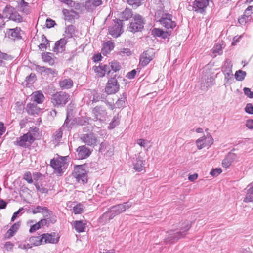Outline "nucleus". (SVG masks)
<instances>
[{
  "mask_svg": "<svg viewBox=\"0 0 253 253\" xmlns=\"http://www.w3.org/2000/svg\"><path fill=\"white\" fill-rule=\"evenodd\" d=\"M67 156H59L57 159H52L50 161V166L54 169L56 173L62 174L63 170L66 168Z\"/></svg>",
  "mask_w": 253,
  "mask_h": 253,
  "instance_id": "nucleus-1",
  "label": "nucleus"
},
{
  "mask_svg": "<svg viewBox=\"0 0 253 253\" xmlns=\"http://www.w3.org/2000/svg\"><path fill=\"white\" fill-rule=\"evenodd\" d=\"M69 95L64 92H57L52 95L51 101L54 107H63L69 101Z\"/></svg>",
  "mask_w": 253,
  "mask_h": 253,
  "instance_id": "nucleus-2",
  "label": "nucleus"
},
{
  "mask_svg": "<svg viewBox=\"0 0 253 253\" xmlns=\"http://www.w3.org/2000/svg\"><path fill=\"white\" fill-rule=\"evenodd\" d=\"M145 24L144 18L140 14H135L132 17V21L130 23L127 28L132 33L141 31Z\"/></svg>",
  "mask_w": 253,
  "mask_h": 253,
  "instance_id": "nucleus-3",
  "label": "nucleus"
},
{
  "mask_svg": "<svg viewBox=\"0 0 253 253\" xmlns=\"http://www.w3.org/2000/svg\"><path fill=\"white\" fill-rule=\"evenodd\" d=\"M35 135L32 132H27L23 136L17 138L14 144L19 147L29 148L35 140Z\"/></svg>",
  "mask_w": 253,
  "mask_h": 253,
  "instance_id": "nucleus-4",
  "label": "nucleus"
},
{
  "mask_svg": "<svg viewBox=\"0 0 253 253\" xmlns=\"http://www.w3.org/2000/svg\"><path fill=\"white\" fill-rule=\"evenodd\" d=\"M191 228L190 225L187 224L181 230V231L174 232L173 231H170L168 233V236L164 239V242L166 244H172L179 239L184 237L185 232L188 231Z\"/></svg>",
  "mask_w": 253,
  "mask_h": 253,
  "instance_id": "nucleus-5",
  "label": "nucleus"
},
{
  "mask_svg": "<svg viewBox=\"0 0 253 253\" xmlns=\"http://www.w3.org/2000/svg\"><path fill=\"white\" fill-rule=\"evenodd\" d=\"M72 176L79 183L83 184L86 183L87 179L85 166L84 165L76 166L72 173Z\"/></svg>",
  "mask_w": 253,
  "mask_h": 253,
  "instance_id": "nucleus-6",
  "label": "nucleus"
},
{
  "mask_svg": "<svg viewBox=\"0 0 253 253\" xmlns=\"http://www.w3.org/2000/svg\"><path fill=\"white\" fill-rule=\"evenodd\" d=\"M112 77L109 79L105 88V92L107 94H113L117 92L120 88V85L116 78V74L111 75Z\"/></svg>",
  "mask_w": 253,
  "mask_h": 253,
  "instance_id": "nucleus-7",
  "label": "nucleus"
},
{
  "mask_svg": "<svg viewBox=\"0 0 253 253\" xmlns=\"http://www.w3.org/2000/svg\"><path fill=\"white\" fill-rule=\"evenodd\" d=\"M172 15L169 13H165L159 20V22L167 29H173L176 25L175 21L172 20Z\"/></svg>",
  "mask_w": 253,
  "mask_h": 253,
  "instance_id": "nucleus-8",
  "label": "nucleus"
},
{
  "mask_svg": "<svg viewBox=\"0 0 253 253\" xmlns=\"http://www.w3.org/2000/svg\"><path fill=\"white\" fill-rule=\"evenodd\" d=\"M154 56L155 53L153 49L144 51L140 56V65L142 67L146 66L154 59Z\"/></svg>",
  "mask_w": 253,
  "mask_h": 253,
  "instance_id": "nucleus-9",
  "label": "nucleus"
},
{
  "mask_svg": "<svg viewBox=\"0 0 253 253\" xmlns=\"http://www.w3.org/2000/svg\"><path fill=\"white\" fill-rule=\"evenodd\" d=\"M80 139L83 142L88 146L96 145L97 142V135L93 132L82 135Z\"/></svg>",
  "mask_w": 253,
  "mask_h": 253,
  "instance_id": "nucleus-10",
  "label": "nucleus"
},
{
  "mask_svg": "<svg viewBox=\"0 0 253 253\" xmlns=\"http://www.w3.org/2000/svg\"><path fill=\"white\" fill-rule=\"evenodd\" d=\"M213 139L210 134L207 135L206 136H203L196 141V143L198 149H202L206 146H210L213 144Z\"/></svg>",
  "mask_w": 253,
  "mask_h": 253,
  "instance_id": "nucleus-11",
  "label": "nucleus"
},
{
  "mask_svg": "<svg viewBox=\"0 0 253 253\" xmlns=\"http://www.w3.org/2000/svg\"><path fill=\"white\" fill-rule=\"evenodd\" d=\"M123 20L117 19L114 25L109 28V32L114 38L119 37L123 32Z\"/></svg>",
  "mask_w": 253,
  "mask_h": 253,
  "instance_id": "nucleus-12",
  "label": "nucleus"
},
{
  "mask_svg": "<svg viewBox=\"0 0 253 253\" xmlns=\"http://www.w3.org/2000/svg\"><path fill=\"white\" fill-rule=\"evenodd\" d=\"M209 4L208 0H195L193 3V10L202 13Z\"/></svg>",
  "mask_w": 253,
  "mask_h": 253,
  "instance_id": "nucleus-13",
  "label": "nucleus"
},
{
  "mask_svg": "<svg viewBox=\"0 0 253 253\" xmlns=\"http://www.w3.org/2000/svg\"><path fill=\"white\" fill-rule=\"evenodd\" d=\"M232 64L231 61L226 60L222 67V72L225 76V80L228 82L233 77Z\"/></svg>",
  "mask_w": 253,
  "mask_h": 253,
  "instance_id": "nucleus-14",
  "label": "nucleus"
},
{
  "mask_svg": "<svg viewBox=\"0 0 253 253\" xmlns=\"http://www.w3.org/2000/svg\"><path fill=\"white\" fill-rule=\"evenodd\" d=\"M214 83V79L210 75H205L202 77L201 87L202 90H207Z\"/></svg>",
  "mask_w": 253,
  "mask_h": 253,
  "instance_id": "nucleus-15",
  "label": "nucleus"
},
{
  "mask_svg": "<svg viewBox=\"0 0 253 253\" xmlns=\"http://www.w3.org/2000/svg\"><path fill=\"white\" fill-rule=\"evenodd\" d=\"M93 68L97 75L100 77H104L106 73H107L108 75L111 74L109 66L106 64L102 63L98 66H94Z\"/></svg>",
  "mask_w": 253,
  "mask_h": 253,
  "instance_id": "nucleus-16",
  "label": "nucleus"
},
{
  "mask_svg": "<svg viewBox=\"0 0 253 253\" xmlns=\"http://www.w3.org/2000/svg\"><path fill=\"white\" fill-rule=\"evenodd\" d=\"M42 236L43 244L47 243L54 244L59 241V237H57L58 235L55 232L50 234L45 233L42 235Z\"/></svg>",
  "mask_w": 253,
  "mask_h": 253,
  "instance_id": "nucleus-17",
  "label": "nucleus"
},
{
  "mask_svg": "<svg viewBox=\"0 0 253 253\" xmlns=\"http://www.w3.org/2000/svg\"><path fill=\"white\" fill-rule=\"evenodd\" d=\"M76 158L78 159H84L88 157L91 154L90 150L85 146H79L77 149Z\"/></svg>",
  "mask_w": 253,
  "mask_h": 253,
  "instance_id": "nucleus-18",
  "label": "nucleus"
},
{
  "mask_svg": "<svg viewBox=\"0 0 253 253\" xmlns=\"http://www.w3.org/2000/svg\"><path fill=\"white\" fill-rule=\"evenodd\" d=\"M92 112L95 119L99 120L104 118L107 114L106 109L101 106H97L94 107L92 110Z\"/></svg>",
  "mask_w": 253,
  "mask_h": 253,
  "instance_id": "nucleus-19",
  "label": "nucleus"
},
{
  "mask_svg": "<svg viewBox=\"0 0 253 253\" xmlns=\"http://www.w3.org/2000/svg\"><path fill=\"white\" fill-rule=\"evenodd\" d=\"M25 111L29 115H38L40 112L41 109L34 102L29 103L25 107Z\"/></svg>",
  "mask_w": 253,
  "mask_h": 253,
  "instance_id": "nucleus-20",
  "label": "nucleus"
},
{
  "mask_svg": "<svg viewBox=\"0 0 253 253\" xmlns=\"http://www.w3.org/2000/svg\"><path fill=\"white\" fill-rule=\"evenodd\" d=\"M67 42V40L64 38L61 39L57 41L53 48V51L56 53L63 52L65 50V45Z\"/></svg>",
  "mask_w": 253,
  "mask_h": 253,
  "instance_id": "nucleus-21",
  "label": "nucleus"
},
{
  "mask_svg": "<svg viewBox=\"0 0 253 253\" xmlns=\"http://www.w3.org/2000/svg\"><path fill=\"white\" fill-rule=\"evenodd\" d=\"M20 32L21 29L18 27L13 29H8L7 30L6 35L9 38L12 39H20L22 38Z\"/></svg>",
  "mask_w": 253,
  "mask_h": 253,
  "instance_id": "nucleus-22",
  "label": "nucleus"
},
{
  "mask_svg": "<svg viewBox=\"0 0 253 253\" xmlns=\"http://www.w3.org/2000/svg\"><path fill=\"white\" fill-rule=\"evenodd\" d=\"M31 100L36 104H41L44 100V96L43 93L40 91L34 92L30 96Z\"/></svg>",
  "mask_w": 253,
  "mask_h": 253,
  "instance_id": "nucleus-23",
  "label": "nucleus"
},
{
  "mask_svg": "<svg viewBox=\"0 0 253 253\" xmlns=\"http://www.w3.org/2000/svg\"><path fill=\"white\" fill-rule=\"evenodd\" d=\"M114 218L109 210L103 213L98 219V222L102 225L105 224Z\"/></svg>",
  "mask_w": 253,
  "mask_h": 253,
  "instance_id": "nucleus-24",
  "label": "nucleus"
},
{
  "mask_svg": "<svg viewBox=\"0 0 253 253\" xmlns=\"http://www.w3.org/2000/svg\"><path fill=\"white\" fill-rule=\"evenodd\" d=\"M114 48V43L110 41H108L103 44L102 53L103 55H106L110 53Z\"/></svg>",
  "mask_w": 253,
  "mask_h": 253,
  "instance_id": "nucleus-25",
  "label": "nucleus"
},
{
  "mask_svg": "<svg viewBox=\"0 0 253 253\" xmlns=\"http://www.w3.org/2000/svg\"><path fill=\"white\" fill-rule=\"evenodd\" d=\"M53 54L51 52H44L42 54V57L44 62L47 63L50 65H53L55 61L53 58Z\"/></svg>",
  "mask_w": 253,
  "mask_h": 253,
  "instance_id": "nucleus-26",
  "label": "nucleus"
},
{
  "mask_svg": "<svg viewBox=\"0 0 253 253\" xmlns=\"http://www.w3.org/2000/svg\"><path fill=\"white\" fill-rule=\"evenodd\" d=\"M59 86L62 89L71 88L73 85V81L70 79H64L59 81Z\"/></svg>",
  "mask_w": 253,
  "mask_h": 253,
  "instance_id": "nucleus-27",
  "label": "nucleus"
},
{
  "mask_svg": "<svg viewBox=\"0 0 253 253\" xmlns=\"http://www.w3.org/2000/svg\"><path fill=\"white\" fill-rule=\"evenodd\" d=\"M126 96L127 94L126 92H124L122 95H121V97L119 98L115 103L116 107L121 108L126 106L127 104Z\"/></svg>",
  "mask_w": 253,
  "mask_h": 253,
  "instance_id": "nucleus-28",
  "label": "nucleus"
},
{
  "mask_svg": "<svg viewBox=\"0 0 253 253\" xmlns=\"http://www.w3.org/2000/svg\"><path fill=\"white\" fill-rule=\"evenodd\" d=\"M235 158V154L234 153H229L224 159L222 161V166L225 168L229 167Z\"/></svg>",
  "mask_w": 253,
  "mask_h": 253,
  "instance_id": "nucleus-29",
  "label": "nucleus"
},
{
  "mask_svg": "<svg viewBox=\"0 0 253 253\" xmlns=\"http://www.w3.org/2000/svg\"><path fill=\"white\" fill-rule=\"evenodd\" d=\"M18 10L23 12L26 14H28L30 13V6H29L28 3L25 2L24 0H21L18 4Z\"/></svg>",
  "mask_w": 253,
  "mask_h": 253,
  "instance_id": "nucleus-30",
  "label": "nucleus"
},
{
  "mask_svg": "<svg viewBox=\"0 0 253 253\" xmlns=\"http://www.w3.org/2000/svg\"><path fill=\"white\" fill-rule=\"evenodd\" d=\"M123 207L121 204H118L115 205L114 206L112 207L109 210L111 212L112 215L114 217L116 215L121 213L122 212L124 211L123 210Z\"/></svg>",
  "mask_w": 253,
  "mask_h": 253,
  "instance_id": "nucleus-31",
  "label": "nucleus"
},
{
  "mask_svg": "<svg viewBox=\"0 0 253 253\" xmlns=\"http://www.w3.org/2000/svg\"><path fill=\"white\" fill-rule=\"evenodd\" d=\"M20 224L19 222L14 223L10 228L7 231V237L10 238L12 237L20 227Z\"/></svg>",
  "mask_w": 253,
  "mask_h": 253,
  "instance_id": "nucleus-32",
  "label": "nucleus"
},
{
  "mask_svg": "<svg viewBox=\"0 0 253 253\" xmlns=\"http://www.w3.org/2000/svg\"><path fill=\"white\" fill-rule=\"evenodd\" d=\"M74 227L77 232L80 233L84 231L86 224L82 221H75L73 222Z\"/></svg>",
  "mask_w": 253,
  "mask_h": 253,
  "instance_id": "nucleus-33",
  "label": "nucleus"
},
{
  "mask_svg": "<svg viewBox=\"0 0 253 253\" xmlns=\"http://www.w3.org/2000/svg\"><path fill=\"white\" fill-rule=\"evenodd\" d=\"M112 148L109 145H107L106 143L102 142L100 145L99 151L101 153H108V155H111L113 154Z\"/></svg>",
  "mask_w": 253,
  "mask_h": 253,
  "instance_id": "nucleus-34",
  "label": "nucleus"
},
{
  "mask_svg": "<svg viewBox=\"0 0 253 253\" xmlns=\"http://www.w3.org/2000/svg\"><path fill=\"white\" fill-rule=\"evenodd\" d=\"M63 130V128L60 127L54 132L52 136L53 141L55 143H58L61 140L62 137Z\"/></svg>",
  "mask_w": 253,
  "mask_h": 253,
  "instance_id": "nucleus-35",
  "label": "nucleus"
},
{
  "mask_svg": "<svg viewBox=\"0 0 253 253\" xmlns=\"http://www.w3.org/2000/svg\"><path fill=\"white\" fill-rule=\"evenodd\" d=\"M29 242L31 245L37 246L41 244H43L42 236H33L30 238Z\"/></svg>",
  "mask_w": 253,
  "mask_h": 253,
  "instance_id": "nucleus-36",
  "label": "nucleus"
},
{
  "mask_svg": "<svg viewBox=\"0 0 253 253\" xmlns=\"http://www.w3.org/2000/svg\"><path fill=\"white\" fill-rule=\"evenodd\" d=\"M144 167V161L142 160L141 158L138 157L136 159V162L134 164V169L137 171H141Z\"/></svg>",
  "mask_w": 253,
  "mask_h": 253,
  "instance_id": "nucleus-37",
  "label": "nucleus"
},
{
  "mask_svg": "<svg viewBox=\"0 0 253 253\" xmlns=\"http://www.w3.org/2000/svg\"><path fill=\"white\" fill-rule=\"evenodd\" d=\"M44 217L47 219L49 225L50 223L53 224L56 221V216L53 214L52 211H49V210H48L44 215Z\"/></svg>",
  "mask_w": 253,
  "mask_h": 253,
  "instance_id": "nucleus-38",
  "label": "nucleus"
},
{
  "mask_svg": "<svg viewBox=\"0 0 253 253\" xmlns=\"http://www.w3.org/2000/svg\"><path fill=\"white\" fill-rule=\"evenodd\" d=\"M120 116L118 114L116 115H115L111 123L109 124V125L108 126V128L109 129H113L115 128L117 126H118L119 124L120 123Z\"/></svg>",
  "mask_w": 253,
  "mask_h": 253,
  "instance_id": "nucleus-39",
  "label": "nucleus"
},
{
  "mask_svg": "<svg viewBox=\"0 0 253 253\" xmlns=\"http://www.w3.org/2000/svg\"><path fill=\"white\" fill-rule=\"evenodd\" d=\"M102 3V0H88L86 2V6L88 7H96L101 5Z\"/></svg>",
  "mask_w": 253,
  "mask_h": 253,
  "instance_id": "nucleus-40",
  "label": "nucleus"
},
{
  "mask_svg": "<svg viewBox=\"0 0 253 253\" xmlns=\"http://www.w3.org/2000/svg\"><path fill=\"white\" fill-rule=\"evenodd\" d=\"M10 20L17 22H21L22 21V16L18 13L16 10H14V12H13L11 15L9 16L8 18Z\"/></svg>",
  "mask_w": 253,
  "mask_h": 253,
  "instance_id": "nucleus-41",
  "label": "nucleus"
},
{
  "mask_svg": "<svg viewBox=\"0 0 253 253\" xmlns=\"http://www.w3.org/2000/svg\"><path fill=\"white\" fill-rule=\"evenodd\" d=\"M127 3L133 8H137L143 4L144 0H126Z\"/></svg>",
  "mask_w": 253,
  "mask_h": 253,
  "instance_id": "nucleus-42",
  "label": "nucleus"
},
{
  "mask_svg": "<svg viewBox=\"0 0 253 253\" xmlns=\"http://www.w3.org/2000/svg\"><path fill=\"white\" fill-rule=\"evenodd\" d=\"M63 14L65 17V20L68 21H72L74 19V14L75 13L73 10L69 11L67 9H64L63 10Z\"/></svg>",
  "mask_w": 253,
  "mask_h": 253,
  "instance_id": "nucleus-43",
  "label": "nucleus"
},
{
  "mask_svg": "<svg viewBox=\"0 0 253 253\" xmlns=\"http://www.w3.org/2000/svg\"><path fill=\"white\" fill-rule=\"evenodd\" d=\"M246 76V72L241 70L237 71L235 74V78L236 80L242 81Z\"/></svg>",
  "mask_w": 253,
  "mask_h": 253,
  "instance_id": "nucleus-44",
  "label": "nucleus"
},
{
  "mask_svg": "<svg viewBox=\"0 0 253 253\" xmlns=\"http://www.w3.org/2000/svg\"><path fill=\"white\" fill-rule=\"evenodd\" d=\"M122 18L125 20H127L132 17V12L131 9L126 8L124 11L122 12Z\"/></svg>",
  "mask_w": 253,
  "mask_h": 253,
  "instance_id": "nucleus-45",
  "label": "nucleus"
},
{
  "mask_svg": "<svg viewBox=\"0 0 253 253\" xmlns=\"http://www.w3.org/2000/svg\"><path fill=\"white\" fill-rule=\"evenodd\" d=\"M108 66H109L110 69L111 68L114 72L119 71L121 68L120 63L118 61L115 60L109 63Z\"/></svg>",
  "mask_w": 253,
  "mask_h": 253,
  "instance_id": "nucleus-46",
  "label": "nucleus"
},
{
  "mask_svg": "<svg viewBox=\"0 0 253 253\" xmlns=\"http://www.w3.org/2000/svg\"><path fill=\"white\" fill-rule=\"evenodd\" d=\"M253 6H249L245 10L244 15L246 17L247 20H251L253 18V12H252Z\"/></svg>",
  "mask_w": 253,
  "mask_h": 253,
  "instance_id": "nucleus-47",
  "label": "nucleus"
},
{
  "mask_svg": "<svg viewBox=\"0 0 253 253\" xmlns=\"http://www.w3.org/2000/svg\"><path fill=\"white\" fill-rule=\"evenodd\" d=\"M15 8L10 5H7L3 10V13L6 18H9V16L14 12Z\"/></svg>",
  "mask_w": 253,
  "mask_h": 253,
  "instance_id": "nucleus-48",
  "label": "nucleus"
},
{
  "mask_svg": "<svg viewBox=\"0 0 253 253\" xmlns=\"http://www.w3.org/2000/svg\"><path fill=\"white\" fill-rule=\"evenodd\" d=\"M48 210L47 208L45 207H42L40 206H37V207L35 209H34L32 211V212L34 214H36L37 213H44V214Z\"/></svg>",
  "mask_w": 253,
  "mask_h": 253,
  "instance_id": "nucleus-49",
  "label": "nucleus"
},
{
  "mask_svg": "<svg viewBox=\"0 0 253 253\" xmlns=\"http://www.w3.org/2000/svg\"><path fill=\"white\" fill-rule=\"evenodd\" d=\"M75 27L73 25H70L66 27L65 33L69 35L70 38L73 36L75 34Z\"/></svg>",
  "mask_w": 253,
  "mask_h": 253,
  "instance_id": "nucleus-50",
  "label": "nucleus"
},
{
  "mask_svg": "<svg viewBox=\"0 0 253 253\" xmlns=\"http://www.w3.org/2000/svg\"><path fill=\"white\" fill-rule=\"evenodd\" d=\"M37 80V77L35 73H31L30 75L26 78L25 81L28 84H32L34 83Z\"/></svg>",
  "mask_w": 253,
  "mask_h": 253,
  "instance_id": "nucleus-51",
  "label": "nucleus"
},
{
  "mask_svg": "<svg viewBox=\"0 0 253 253\" xmlns=\"http://www.w3.org/2000/svg\"><path fill=\"white\" fill-rule=\"evenodd\" d=\"M35 186L38 191L40 192L41 193H47L48 190L47 188H45L42 185H40L38 183H35Z\"/></svg>",
  "mask_w": 253,
  "mask_h": 253,
  "instance_id": "nucleus-52",
  "label": "nucleus"
},
{
  "mask_svg": "<svg viewBox=\"0 0 253 253\" xmlns=\"http://www.w3.org/2000/svg\"><path fill=\"white\" fill-rule=\"evenodd\" d=\"M23 179L27 181L29 183H32L33 182L31 173L29 171L26 172L24 173Z\"/></svg>",
  "mask_w": 253,
  "mask_h": 253,
  "instance_id": "nucleus-53",
  "label": "nucleus"
},
{
  "mask_svg": "<svg viewBox=\"0 0 253 253\" xmlns=\"http://www.w3.org/2000/svg\"><path fill=\"white\" fill-rule=\"evenodd\" d=\"M119 54L122 55L130 56L132 54V52L130 49L126 48L121 49L119 52Z\"/></svg>",
  "mask_w": 253,
  "mask_h": 253,
  "instance_id": "nucleus-54",
  "label": "nucleus"
},
{
  "mask_svg": "<svg viewBox=\"0 0 253 253\" xmlns=\"http://www.w3.org/2000/svg\"><path fill=\"white\" fill-rule=\"evenodd\" d=\"M244 94L250 98H253V92L251 89L248 87H244L243 89Z\"/></svg>",
  "mask_w": 253,
  "mask_h": 253,
  "instance_id": "nucleus-55",
  "label": "nucleus"
},
{
  "mask_svg": "<svg viewBox=\"0 0 253 253\" xmlns=\"http://www.w3.org/2000/svg\"><path fill=\"white\" fill-rule=\"evenodd\" d=\"M14 245L11 242H6L4 246V250L6 251H11L13 248Z\"/></svg>",
  "mask_w": 253,
  "mask_h": 253,
  "instance_id": "nucleus-56",
  "label": "nucleus"
},
{
  "mask_svg": "<svg viewBox=\"0 0 253 253\" xmlns=\"http://www.w3.org/2000/svg\"><path fill=\"white\" fill-rule=\"evenodd\" d=\"M73 211L75 214L81 213L83 211L82 206L80 204L77 205L74 207Z\"/></svg>",
  "mask_w": 253,
  "mask_h": 253,
  "instance_id": "nucleus-57",
  "label": "nucleus"
},
{
  "mask_svg": "<svg viewBox=\"0 0 253 253\" xmlns=\"http://www.w3.org/2000/svg\"><path fill=\"white\" fill-rule=\"evenodd\" d=\"M222 172V169L220 168H215L212 169L210 172V174L213 176H217Z\"/></svg>",
  "mask_w": 253,
  "mask_h": 253,
  "instance_id": "nucleus-58",
  "label": "nucleus"
},
{
  "mask_svg": "<svg viewBox=\"0 0 253 253\" xmlns=\"http://www.w3.org/2000/svg\"><path fill=\"white\" fill-rule=\"evenodd\" d=\"M69 114L67 113L66 118L64 121L63 125L60 127L61 128H63V129L65 127H67L68 129H70V126H69V125L70 124V120L69 119Z\"/></svg>",
  "mask_w": 253,
  "mask_h": 253,
  "instance_id": "nucleus-59",
  "label": "nucleus"
},
{
  "mask_svg": "<svg viewBox=\"0 0 253 253\" xmlns=\"http://www.w3.org/2000/svg\"><path fill=\"white\" fill-rule=\"evenodd\" d=\"M5 60H11L12 57L11 56L8 55L7 53H3L1 51H0V59Z\"/></svg>",
  "mask_w": 253,
  "mask_h": 253,
  "instance_id": "nucleus-60",
  "label": "nucleus"
},
{
  "mask_svg": "<svg viewBox=\"0 0 253 253\" xmlns=\"http://www.w3.org/2000/svg\"><path fill=\"white\" fill-rule=\"evenodd\" d=\"M55 21L51 19L47 18L46 21V26L48 28H50L54 27V25H55Z\"/></svg>",
  "mask_w": 253,
  "mask_h": 253,
  "instance_id": "nucleus-61",
  "label": "nucleus"
},
{
  "mask_svg": "<svg viewBox=\"0 0 253 253\" xmlns=\"http://www.w3.org/2000/svg\"><path fill=\"white\" fill-rule=\"evenodd\" d=\"M245 109V111L248 114H253V106L252 104H247Z\"/></svg>",
  "mask_w": 253,
  "mask_h": 253,
  "instance_id": "nucleus-62",
  "label": "nucleus"
},
{
  "mask_svg": "<svg viewBox=\"0 0 253 253\" xmlns=\"http://www.w3.org/2000/svg\"><path fill=\"white\" fill-rule=\"evenodd\" d=\"M152 33L154 35L157 37H160L163 35L164 32L160 29L154 28L152 30Z\"/></svg>",
  "mask_w": 253,
  "mask_h": 253,
  "instance_id": "nucleus-63",
  "label": "nucleus"
},
{
  "mask_svg": "<svg viewBox=\"0 0 253 253\" xmlns=\"http://www.w3.org/2000/svg\"><path fill=\"white\" fill-rule=\"evenodd\" d=\"M250 21L251 20H247L246 17L244 16V14L238 19L239 23L242 25H245L246 23Z\"/></svg>",
  "mask_w": 253,
  "mask_h": 253,
  "instance_id": "nucleus-64",
  "label": "nucleus"
}]
</instances>
